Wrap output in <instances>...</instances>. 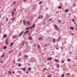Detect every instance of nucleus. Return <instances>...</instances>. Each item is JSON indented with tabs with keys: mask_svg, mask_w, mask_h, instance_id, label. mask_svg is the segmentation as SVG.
<instances>
[{
	"mask_svg": "<svg viewBox=\"0 0 77 77\" xmlns=\"http://www.w3.org/2000/svg\"><path fill=\"white\" fill-rule=\"evenodd\" d=\"M57 50H58L59 49V48H56Z\"/></svg>",
	"mask_w": 77,
	"mask_h": 77,
	"instance_id": "58",
	"label": "nucleus"
},
{
	"mask_svg": "<svg viewBox=\"0 0 77 77\" xmlns=\"http://www.w3.org/2000/svg\"><path fill=\"white\" fill-rule=\"evenodd\" d=\"M55 38H54V39H53V42H55Z\"/></svg>",
	"mask_w": 77,
	"mask_h": 77,
	"instance_id": "29",
	"label": "nucleus"
},
{
	"mask_svg": "<svg viewBox=\"0 0 77 77\" xmlns=\"http://www.w3.org/2000/svg\"><path fill=\"white\" fill-rule=\"evenodd\" d=\"M3 38H6V37H7V35L6 34L4 35L3 36Z\"/></svg>",
	"mask_w": 77,
	"mask_h": 77,
	"instance_id": "9",
	"label": "nucleus"
},
{
	"mask_svg": "<svg viewBox=\"0 0 77 77\" xmlns=\"http://www.w3.org/2000/svg\"><path fill=\"white\" fill-rule=\"evenodd\" d=\"M35 27V24H33V25L29 27V28H30V29H32L33 27Z\"/></svg>",
	"mask_w": 77,
	"mask_h": 77,
	"instance_id": "2",
	"label": "nucleus"
},
{
	"mask_svg": "<svg viewBox=\"0 0 77 77\" xmlns=\"http://www.w3.org/2000/svg\"><path fill=\"white\" fill-rule=\"evenodd\" d=\"M60 37H59V40L58 41H60Z\"/></svg>",
	"mask_w": 77,
	"mask_h": 77,
	"instance_id": "42",
	"label": "nucleus"
},
{
	"mask_svg": "<svg viewBox=\"0 0 77 77\" xmlns=\"http://www.w3.org/2000/svg\"><path fill=\"white\" fill-rule=\"evenodd\" d=\"M15 73V72L14 71L13 72V74H14Z\"/></svg>",
	"mask_w": 77,
	"mask_h": 77,
	"instance_id": "57",
	"label": "nucleus"
},
{
	"mask_svg": "<svg viewBox=\"0 0 77 77\" xmlns=\"http://www.w3.org/2000/svg\"><path fill=\"white\" fill-rule=\"evenodd\" d=\"M29 30H28L27 31H25L24 32V34H26L27 33H29Z\"/></svg>",
	"mask_w": 77,
	"mask_h": 77,
	"instance_id": "7",
	"label": "nucleus"
},
{
	"mask_svg": "<svg viewBox=\"0 0 77 77\" xmlns=\"http://www.w3.org/2000/svg\"><path fill=\"white\" fill-rule=\"evenodd\" d=\"M48 44H47V45H45V47H48Z\"/></svg>",
	"mask_w": 77,
	"mask_h": 77,
	"instance_id": "20",
	"label": "nucleus"
},
{
	"mask_svg": "<svg viewBox=\"0 0 77 77\" xmlns=\"http://www.w3.org/2000/svg\"><path fill=\"white\" fill-rule=\"evenodd\" d=\"M58 22H59V23H61V20H59L58 21Z\"/></svg>",
	"mask_w": 77,
	"mask_h": 77,
	"instance_id": "36",
	"label": "nucleus"
},
{
	"mask_svg": "<svg viewBox=\"0 0 77 77\" xmlns=\"http://www.w3.org/2000/svg\"><path fill=\"white\" fill-rule=\"evenodd\" d=\"M12 16H14V11H12Z\"/></svg>",
	"mask_w": 77,
	"mask_h": 77,
	"instance_id": "11",
	"label": "nucleus"
},
{
	"mask_svg": "<svg viewBox=\"0 0 77 77\" xmlns=\"http://www.w3.org/2000/svg\"><path fill=\"white\" fill-rule=\"evenodd\" d=\"M55 62H57V60L56 59H55Z\"/></svg>",
	"mask_w": 77,
	"mask_h": 77,
	"instance_id": "43",
	"label": "nucleus"
},
{
	"mask_svg": "<svg viewBox=\"0 0 77 77\" xmlns=\"http://www.w3.org/2000/svg\"><path fill=\"white\" fill-rule=\"evenodd\" d=\"M13 3L14 4V5H15V3H16L15 1H14L13 2Z\"/></svg>",
	"mask_w": 77,
	"mask_h": 77,
	"instance_id": "38",
	"label": "nucleus"
},
{
	"mask_svg": "<svg viewBox=\"0 0 77 77\" xmlns=\"http://www.w3.org/2000/svg\"><path fill=\"white\" fill-rule=\"evenodd\" d=\"M54 26L56 30H57L59 29V27L57 26V25H54Z\"/></svg>",
	"mask_w": 77,
	"mask_h": 77,
	"instance_id": "1",
	"label": "nucleus"
},
{
	"mask_svg": "<svg viewBox=\"0 0 77 77\" xmlns=\"http://www.w3.org/2000/svg\"><path fill=\"white\" fill-rule=\"evenodd\" d=\"M71 15V13L69 14V15Z\"/></svg>",
	"mask_w": 77,
	"mask_h": 77,
	"instance_id": "59",
	"label": "nucleus"
},
{
	"mask_svg": "<svg viewBox=\"0 0 77 77\" xmlns=\"http://www.w3.org/2000/svg\"><path fill=\"white\" fill-rule=\"evenodd\" d=\"M28 72H26V73H28Z\"/></svg>",
	"mask_w": 77,
	"mask_h": 77,
	"instance_id": "62",
	"label": "nucleus"
},
{
	"mask_svg": "<svg viewBox=\"0 0 77 77\" xmlns=\"http://www.w3.org/2000/svg\"><path fill=\"white\" fill-rule=\"evenodd\" d=\"M25 34H24H24H23V36H25Z\"/></svg>",
	"mask_w": 77,
	"mask_h": 77,
	"instance_id": "55",
	"label": "nucleus"
},
{
	"mask_svg": "<svg viewBox=\"0 0 77 77\" xmlns=\"http://www.w3.org/2000/svg\"><path fill=\"white\" fill-rule=\"evenodd\" d=\"M29 71H31V68L29 67Z\"/></svg>",
	"mask_w": 77,
	"mask_h": 77,
	"instance_id": "39",
	"label": "nucleus"
},
{
	"mask_svg": "<svg viewBox=\"0 0 77 77\" xmlns=\"http://www.w3.org/2000/svg\"><path fill=\"white\" fill-rule=\"evenodd\" d=\"M41 18V16L38 17V18H39V19H40Z\"/></svg>",
	"mask_w": 77,
	"mask_h": 77,
	"instance_id": "32",
	"label": "nucleus"
},
{
	"mask_svg": "<svg viewBox=\"0 0 77 77\" xmlns=\"http://www.w3.org/2000/svg\"><path fill=\"white\" fill-rule=\"evenodd\" d=\"M18 56H21V54L20 53L18 54Z\"/></svg>",
	"mask_w": 77,
	"mask_h": 77,
	"instance_id": "31",
	"label": "nucleus"
},
{
	"mask_svg": "<svg viewBox=\"0 0 77 77\" xmlns=\"http://www.w3.org/2000/svg\"><path fill=\"white\" fill-rule=\"evenodd\" d=\"M14 11H16L17 10H16V9L14 8Z\"/></svg>",
	"mask_w": 77,
	"mask_h": 77,
	"instance_id": "33",
	"label": "nucleus"
},
{
	"mask_svg": "<svg viewBox=\"0 0 77 77\" xmlns=\"http://www.w3.org/2000/svg\"><path fill=\"white\" fill-rule=\"evenodd\" d=\"M12 38H15V36H13L12 37Z\"/></svg>",
	"mask_w": 77,
	"mask_h": 77,
	"instance_id": "35",
	"label": "nucleus"
},
{
	"mask_svg": "<svg viewBox=\"0 0 77 77\" xmlns=\"http://www.w3.org/2000/svg\"><path fill=\"white\" fill-rule=\"evenodd\" d=\"M67 61H68V62H70V61H71V59H67Z\"/></svg>",
	"mask_w": 77,
	"mask_h": 77,
	"instance_id": "18",
	"label": "nucleus"
},
{
	"mask_svg": "<svg viewBox=\"0 0 77 77\" xmlns=\"http://www.w3.org/2000/svg\"><path fill=\"white\" fill-rule=\"evenodd\" d=\"M51 20H52V19H51V18H50V19H49V21H51Z\"/></svg>",
	"mask_w": 77,
	"mask_h": 77,
	"instance_id": "56",
	"label": "nucleus"
},
{
	"mask_svg": "<svg viewBox=\"0 0 77 77\" xmlns=\"http://www.w3.org/2000/svg\"><path fill=\"white\" fill-rule=\"evenodd\" d=\"M47 10L48 9V8H47Z\"/></svg>",
	"mask_w": 77,
	"mask_h": 77,
	"instance_id": "63",
	"label": "nucleus"
},
{
	"mask_svg": "<svg viewBox=\"0 0 77 77\" xmlns=\"http://www.w3.org/2000/svg\"><path fill=\"white\" fill-rule=\"evenodd\" d=\"M20 76H18H18H17V77H19Z\"/></svg>",
	"mask_w": 77,
	"mask_h": 77,
	"instance_id": "64",
	"label": "nucleus"
},
{
	"mask_svg": "<svg viewBox=\"0 0 77 77\" xmlns=\"http://www.w3.org/2000/svg\"><path fill=\"white\" fill-rule=\"evenodd\" d=\"M0 63H3V61H0Z\"/></svg>",
	"mask_w": 77,
	"mask_h": 77,
	"instance_id": "51",
	"label": "nucleus"
},
{
	"mask_svg": "<svg viewBox=\"0 0 77 77\" xmlns=\"http://www.w3.org/2000/svg\"><path fill=\"white\" fill-rule=\"evenodd\" d=\"M11 20L12 21H13V20H14V19H13V18H12L11 19Z\"/></svg>",
	"mask_w": 77,
	"mask_h": 77,
	"instance_id": "53",
	"label": "nucleus"
},
{
	"mask_svg": "<svg viewBox=\"0 0 77 77\" xmlns=\"http://www.w3.org/2000/svg\"><path fill=\"white\" fill-rule=\"evenodd\" d=\"M64 62V61L63 60L62 61H61V63H63Z\"/></svg>",
	"mask_w": 77,
	"mask_h": 77,
	"instance_id": "40",
	"label": "nucleus"
},
{
	"mask_svg": "<svg viewBox=\"0 0 77 77\" xmlns=\"http://www.w3.org/2000/svg\"><path fill=\"white\" fill-rule=\"evenodd\" d=\"M24 33V31H22V32H21L20 34H19V38H20V36H21L22 35V34H23V33Z\"/></svg>",
	"mask_w": 77,
	"mask_h": 77,
	"instance_id": "3",
	"label": "nucleus"
},
{
	"mask_svg": "<svg viewBox=\"0 0 77 77\" xmlns=\"http://www.w3.org/2000/svg\"><path fill=\"white\" fill-rule=\"evenodd\" d=\"M22 45H24V41H23L22 42Z\"/></svg>",
	"mask_w": 77,
	"mask_h": 77,
	"instance_id": "13",
	"label": "nucleus"
},
{
	"mask_svg": "<svg viewBox=\"0 0 77 77\" xmlns=\"http://www.w3.org/2000/svg\"><path fill=\"white\" fill-rule=\"evenodd\" d=\"M13 63H15V60H14V62H13Z\"/></svg>",
	"mask_w": 77,
	"mask_h": 77,
	"instance_id": "45",
	"label": "nucleus"
},
{
	"mask_svg": "<svg viewBox=\"0 0 77 77\" xmlns=\"http://www.w3.org/2000/svg\"><path fill=\"white\" fill-rule=\"evenodd\" d=\"M61 77H64V74H63L61 76Z\"/></svg>",
	"mask_w": 77,
	"mask_h": 77,
	"instance_id": "21",
	"label": "nucleus"
},
{
	"mask_svg": "<svg viewBox=\"0 0 77 77\" xmlns=\"http://www.w3.org/2000/svg\"><path fill=\"white\" fill-rule=\"evenodd\" d=\"M22 20H21L20 21V23H22Z\"/></svg>",
	"mask_w": 77,
	"mask_h": 77,
	"instance_id": "47",
	"label": "nucleus"
},
{
	"mask_svg": "<svg viewBox=\"0 0 77 77\" xmlns=\"http://www.w3.org/2000/svg\"><path fill=\"white\" fill-rule=\"evenodd\" d=\"M58 8H59L60 9H62V6H59Z\"/></svg>",
	"mask_w": 77,
	"mask_h": 77,
	"instance_id": "22",
	"label": "nucleus"
},
{
	"mask_svg": "<svg viewBox=\"0 0 77 77\" xmlns=\"http://www.w3.org/2000/svg\"><path fill=\"white\" fill-rule=\"evenodd\" d=\"M41 3H42V2H40L39 3V5H41Z\"/></svg>",
	"mask_w": 77,
	"mask_h": 77,
	"instance_id": "30",
	"label": "nucleus"
},
{
	"mask_svg": "<svg viewBox=\"0 0 77 77\" xmlns=\"http://www.w3.org/2000/svg\"><path fill=\"white\" fill-rule=\"evenodd\" d=\"M69 11V10L68 9H66L65 10V12H68Z\"/></svg>",
	"mask_w": 77,
	"mask_h": 77,
	"instance_id": "15",
	"label": "nucleus"
},
{
	"mask_svg": "<svg viewBox=\"0 0 77 77\" xmlns=\"http://www.w3.org/2000/svg\"><path fill=\"white\" fill-rule=\"evenodd\" d=\"M13 42H12V43H11L10 45V46H11V47L13 46Z\"/></svg>",
	"mask_w": 77,
	"mask_h": 77,
	"instance_id": "16",
	"label": "nucleus"
},
{
	"mask_svg": "<svg viewBox=\"0 0 77 77\" xmlns=\"http://www.w3.org/2000/svg\"><path fill=\"white\" fill-rule=\"evenodd\" d=\"M6 21H8V20H9L8 19V18L6 17Z\"/></svg>",
	"mask_w": 77,
	"mask_h": 77,
	"instance_id": "17",
	"label": "nucleus"
},
{
	"mask_svg": "<svg viewBox=\"0 0 77 77\" xmlns=\"http://www.w3.org/2000/svg\"><path fill=\"white\" fill-rule=\"evenodd\" d=\"M44 69L45 70V69H47V68H44Z\"/></svg>",
	"mask_w": 77,
	"mask_h": 77,
	"instance_id": "49",
	"label": "nucleus"
},
{
	"mask_svg": "<svg viewBox=\"0 0 77 77\" xmlns=\"http://www.w3.org/2000/svg\"><path fill=\"white\" fill-rule=\"evenodd\" d=\"M23 25H26V21L25 20H23Z\"/></svg>",
	"mask_w": 77,
	"mask_h": 77,
	"instance_id": "5",
	"label": "nucleus"
},
{
	"mask_svg": "<svg viewBox=\"0 0 77 77\" xmlns=\"http://www.w3.org/2000/svg\"><path fill=\"white\" fill-rule=\"evenodd\" d=\"M66 75H70V74L69 73H67Z\"/></svg>",
	"mask_w": 77,
	"mask_h": 77,
	"instance_id": "50",
	"label": "nucleus"
},
{
	"mask_svg": "<svg viewBox=\"0 0 77 77\" xmlns=\"http://www.w3.org/2000/svg\"><path fill=\"white\" fill-rule=\"evenodd\" d=\"M26 30H29V27H28L26 29Z\"/></svg>",
	"mask_w": 77,
	"mask_h": 77,
	"instance_id": "26",
	"label": "nucleus"
},
{
	"mask_svg": "<svg viewBox=\"0 0 77 77\" xmlns=\"http://www.w3.org/2000/svg\"><path fill=\"white\" fill-rule=\"evenodd\" d=\"M70 29L73 30V29H74V27H70Z\"/></svg>",
	"mask_w": 77,
	"mask_h": 77,
	"instance_id": "19",
	"label": "nucleus"
},
{
	"mask_svg": "<svg viewBox=\"0 0 77 77\" xmlns=\"http://www.w3.org/2000/svg\"><path fill=\"white\" fill-rule=\"evenodd\" d=\"M11 71H9L8 73L10 74H11Z\"/></svg>",
	"mask_w": 77,
	"mask_h": 77,
	"instance_id": "25",
	"label": "nucleus"
},
{
	"mask_svg": "<svg viewBox=\"0 0 77 77\" xmlns=\"http://www.w3.org/2000/svg\"><path fill=\"white\" fill-rule=\"evenodd\" d=\"M8 39H6L5 41V44L6 45H8Z\"/></svg>",
	"mask_w": 77,
	"mask_h": 77,
	"instance_id": "6",
	"label": "nucleus"
},
{
	"mask_svg": "<svg viewBox=\"0 0 77 77\" xmlns=\"http://www.w3.org/2000/svg\"><path fill=\"white\" fill-rule=\"evenodd\" d=\"M72 21L73 22H74V21H75V20H74V19H72Z\"/></svg>",
	"mask_w": 77,
	"mask_h": 77,
	"instance_id": "37",
	"label": "nucleus"
},
{
	"mask_svg": "<svg viewBox=\"0 0 77 77\" xmlns=\"http://www.w3.org/2000/svg\"><path fill=\"white\" fill-rule=\"evenodd\" d=\"M13 51H14V49H13L11 50V53H12V52H13Z\"/></svg>",
	"mask_w": 77,
	"mask_h": 77,
	"instance_id": "41",
	"label": "nucleus"
},
{
	"mask_svg": "<svg viewBox=\"0 0 77 77\" xmlns=\"http://www.w3.org/2000/svg\"><path fill=\"white\" fill-rule=\"evenodd\" d=\"M29 39H30V40H33V38H32V37L31 36H30L29 37Z\"/></svg>",
	"mask_w": 77,
	"mask_h": 77,
	"instance_id": "10",
	"label": "nucleus"
},
{
	"mask_svg": "<svg viewBox=\"0 0 77 77\" xmlns=\"http://www.w3.org/2000/svg\"><path fill=\"white\" fill-rule=\"evenodd\" d=\"M59 60H57V62H59Z\"/></svg>",
	"mask_w": 77,
	"mask_h": 77,
	"instance_id": "60",
	"label": "nucleus"
},
{
	"mask_svg": "<svg viewBox=\"0 0 77 77\" xmlns=\"http://www.w3.org/2000/svg\"><path fill=\"white\" fill-rule=\"evenodd\" d=\"M24 57H28V56L27 55H24Z\"/></svg>",
	"mask_w": 77,
	"mask_h": 77,
	"instance_id": "23",
	"label": "nucleus"
},
{
	"mask_svg": "<svg viewBox=\"0 0 77 77\" xmlns=\"http://www.w3.org/2000/svg\"><path fill=\"white\" fill-rule=\"evenodd\" d=\"M4 56H5V54H4L1 56V58H2V57H3Z\"/></svg>",
	"mask_w": 77,
	"mask_h": 77,
	"instance_id": "24",
	"label": "nucleus"
},
{
	"mask_svg": "<svg viewBox=\"0 0 77 77\" xmlns=\"http://www.w3.org/2000/svg\"><path fill=\"white\" fill-rule=\"evenodd\" d=\"M20 60H21L20 59H18V61H19V62H20Z\"/></svg>",
	"mask_w": 77,
	"mask_h": 77,
	"instance_id": "44",
	"label": "nucleus"
},
{
	"mask_svg": "<svg viewBox=\"0 0 77 77\" xmlns=\"http://www.w3.org/2000/svg\"><path fill=\"white\" fill-rule=\"evenodd\" d=\"M20 69H22V70L23 71H26V67L24 68H20Z\"/></svg>",
	"mask_w": 77,
	"mask_h": 77,
	"instance_id": "4",
	"label": "nucleus"
},
{
	"mask_svg": "<svg viewBox=\"0 0 77 77\" xmlns=\"http://www.w3.org/2000/svg\"><path fill=\"white\" fill-rule=\"evenodd\" d=\"M63 47H62L61 48V49H63Z\"/></svg>",
	"mask_w": 77,
	"mask_h": 77,
	"instance_id": "61",
	"label": "nucleus"
},
{
	"mask_svg": "<svg viewBox=\"0 0 77 77\" xmlns=\"http://www.w3.org/2000/svg\"><path fill=\"white\" fill-rule=\"evenodd\" d=\"M6 48H7V47L6 46H4L3 48V49H6Z\"/></svg>",
	"mask_w": 77,
	"mask_h": 77,
	"instance_id": "12",
	"label": "nucleus"
},
{
	"mask_svg": "<svg viewBox=\"0 0 77 77\" xmlns=\"http://www.w3.org/2000/svg\"><path fill=\"white\" fill-rule=\"evenodd\" d=\"M49 77H51V75H49Z\"/></svg>",
	"mask_w": 77,
	"mask_h": 77,
	"instance_id": "52",
	"label": "nucleus"
},
{
	"mask_svg": "<svg viewBox=\"0 0 77 77\" xmlns=\"http://www.w3.org/2000/svg\"><path fill=\"white\" fill-rule=\"evenodd\" d=\"M59 64H58V66H57V68H59Z\"/></svg>",
	"mask_w": 77,
	"mask_h": 77,
	"instance_id": "48",
	"label": "nucleus"
},
{
	"mask_svg": "<svg viewBox=\"0 0 77 77\" xmlns=\"http://www.w3.org/2000/svg\"><path fill=\"white\" fill-rule=\"evenodd\" d=\"M42 39V37H40L38 38L39 40H41V39Z\"/></svg>",
	"mask_w": 77,
	"mask_h": 77,
	"instance_id": "14",
	"label": "nucleus"
},
{
	"mask_svg": "<svg viewBox=\"0 0 77 77\" xmlns=\"http://www.w3.org/2000/svg\"><path fill=\"white\" fill-rule=\"evenodd\" d=\"M27 24L28 25H29V20H28L27 22Z\"/></svg>",
	"mask_w": 77,
	"mask_h": 77,
	"instance_id": "28",
	"label": "nucleus"
},
{
	"mask_svg": "<svg viewBox=\"0 0 77 77\" xmlns=\"http://www.w3.org/2000/svg\"><path fill=\"white\" fill-rule=\"evenodd\" d=\"M52 60V57H51V58H48V59L47 60Z\"/></svg>",
	"mask_w": 77,
	"mask_h": 77,
	"instance_id": "8",
	"label": "nucleus"
},
{
	"mask_svg": "<svg viewBox=\"0 0 77 77\" xmlns=\"http://www.w3.org/2000/svg\"><path fill=\"white\" fill-rule=\"evenodd\" d=\"M21 64L19 63L18 64V66H21Z\"/></svg>",
	"mask_w": 77,
	"mask_h": 77,
	"instance_id": "27",
	"label": "nucleus"
},
{
	"mask_svg": "<svg viewBox=\"0 0 77 77\" xmlns=\"http://www.w3.org/2000/svg\"><path fill=\"white\" fill-rule=\"evenodd\" d=\"M10 54H11V51H9L8 52Z\"/></svg>",
	"mask_w": 77,
	"mask_h": 77,
	"instance_id": "46",
	"label": "nucleus"
},
{
	"mask_svg": "<svg viewBox=\"0 0 77 77\" xmlns=\"http://www.w3.org/2000/svg\"><path fill=\"white\" fill-rule=\"evenodd\" d=\"M41 17H42V18H43V16L41 15Z\"/></svg>",
	"mask_w": 77,
	"mask_h": 77,
	"instance_id": "54",
	"label": "nucleus"
},
{
	"mask_svg": "<svg viewBox=\"0 0 77 77\" xmlns=\"http://www.w3.org/2000/svg\"><path fill=\"white\" fill-rule=\"evenodd\" d=\"M38 48H40V46L39 45H38Z\"/></svg>",
	"mask_w": 77,
	"mask_h": 77,
	"instance_id": "34",
	"label": "nucleus"
}]
</instances>
